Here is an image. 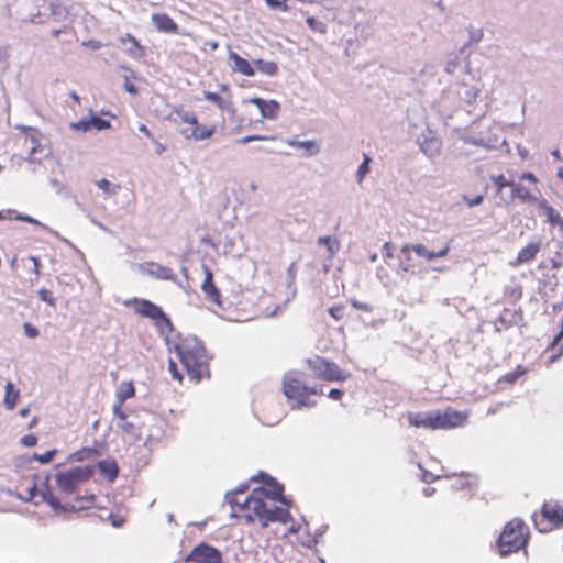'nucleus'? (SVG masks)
Segmentation results:
<instances>
[{"label": "nucleus", "instance_id": "nucleus-49", "mask_svg": "<svg viewBox=\"0 0 563 563\" xmlns=\"http://www.w3.org/2000/svg\"><path fill=\"white\" fill-rule=\"evenodd\" d=\"M38 298L49 305L51 307L56 306V299L52 296L51 291L45 288L38 290Z\"/></svg>", "mask_w": 563, "mask_h": 563}, {"label": "nucleus", "instance_id": "nucleus-50", "mask_svg": "<svg viewBox=\"0 0 563 563\" xmlns=\"http://www.w3.org/2000/svg\"><path fill=\"white\" fill-rule=\"evenodd\" d=\"M483 31L481 29H471L468 31V42L467 45L476 44L483 38Z\"/></svg>", "mask_w": 563, "mask_h": 563}, {"label": "nucleus", "instance_id": "nucleus-39", "mask_svg": "<svg viewBox=\"0 0 563 563\" xmlns=\"http://www.w3.org/2000/svg\"><path fill=\"white\" fill-rule=\"evenodd\" d=\"M309 29L313 32H317V33H320V34H325L327 31H328V26L325 23H323L322 21L320 20H317L316 18L313 16H308L307 20H306Z\"/></svg>", "mask_w": 563, "mask_h": 563}, {"label": "nucleus", "instance_id": "nucleus-13", "mask_svg": "<svg viewBox=\"0 0 563 563\" xmlns=\"http://www.w3.org/2000/svg\"><path fill=\"white\" fill-rule=\"evenodd\" d=\"M417 143L421 152L429 158L437 157L440 154L442 141L435 132L426 129L418 136Z\"/></svg>", "mask_w": 563, "mask_h": 563}, {"label": "nucleus", "instance_id": "nucleus-15", "mask_svg": "<svg viewBox=\"0 0 563 563\" xmlns=\"http://www.w3.org/2000/svg\"><path fill=\"white\" fill-rule=\"evenodd\" d=\"M144 419L142 422L123 421L120 426L123 433L130 435L134 441H140L143 438L146 421H154L156 418L153 413L144 411Z\"/></svg>", "mask_w": 563, "mask_h": 563}, {"label": "nucleus", "instance_id": "nucleus-64", "mask_svg": "<svg viewBox=\"0 0 563 563\" xmlns=\"http://www.w3.org/2000/svg\"><path fill=\"white\" fill-rule=\"evenodd\" d=\"M520 179L521 180H529L531 183H537L538 179L536 177V175L533 173H530V172H525L520 175Z\"/></svg>", "mask_w": 563, "mask_h": 563}, {"label": "nucleus", "instance_id": "nucleus-46", "mask_svg": "<svg viewBox=\"0 0 563 563\" xmlns=\"http://www.w3.org/2000/svg\"><path fill=\"white\" fill-rule=\"evenodd\" d=\"M70 129L74 131H80V132H87L91 129L90 124V118L89 119H81L77 122L70 123Z\"/></svg>", "mask_w": 563, "mask_h": 563}, {"label": "nucleus", "instance_id": "nucleus-12", "mask_svg": "<svg viewBox=\"0 0 563 563\" xmlns=\"http://www.w3.org/2000/svg\"><path fill=\"white\" fill-rule=\"evenodd\" d=\"M186 562L195 563H222L221 552L205 542L196 545L190 553L186 556Z\"/></svg>", "mask_w": 563, "mask_h": 563}, {"label": "nucleus", "instance_id": "nucleus-32", "mask_svg": "<svg viewBox=\"0 0 563 563\" xmlns=\"http://www.w3.org/2000/svg\"><path fill=\"white\" fill-rule=\"evenodd\" d=\"M203 98L208 101H211L217 104V107L221 110L233 111L231 107V102L223 99L217 92L203 91Z\"/></svg>", "mask_w": 563, "mask_h": 563}, {"label": "nucleus", "instance_id": "nucleus-42", "mask_svg": "<svg viewBox=\"0 0 563 563\" xmlns=\"http://www.w3.org/2000/svg\"><path fill=\"white\" fill-rule=\"evenodd\" d=\"M176 114L180 118V120L185 123L192 125H197L198 119L195 114L185 111L184 109H179L176 111Z\"/></svg>", "mask_w": 563, "mask_h": 563}, {"label": "nucleus", "instance_id": "nucleus-10", "mask_svg": "<svg viewBox=\"0 0 563 563\" xmlns=\"http://www.w3.org/2000/svg\"><path fill=\"white\" fill-rule=\"evenodd\" d=\"M464 73L466 77L459 82L457 95L460 99L468 104L476 101L482 90L481 77L471 70L470 63H465Z\"/></svg>", "mask_w": 563, "mask_h": 563}, {"label": "nucleus", "instance_id": "nucleus-1", "mask_svg": "<svg viewBox=\"0 0 563 563\" xmlns=\"http://www.w3.org/2000/svg\"><path fill=\"white\" fill-rule=\"evenodd\" d=\"M175 349L191 379L200 382L203 377L210 376L209 361L211 355L208 354L200 340L196 336L185 338L176 344Z\"/></svg>", "mask_w": 563, "mask_h": 563}, {"label": "nucleus", "instance_id": "nucleus-21", "mask_svg": "<svg viewBox=\"0 0 563 563\" xmlns=\"http://www.w3.org/2000/svg\"><path fill=\"white\" fill-rule=\"evenodd\" d=\"M538 208L544 212L547 222L552 227H558L563 236V218L545 199L538 201Z\"/></svg>", "mask_w": 563, "mask_h": 563}, {"label": "nucleus", "instance_id": "nucleus-23", "mask_svg": "<svg viewBox=\"0 0 563 563\" xmlns=\"http://www.w3.org/2000/svg\"><path fill=\"white\" fill-rule=\"evenodd\" d=\"M251 102L256 104L261 115L266 119H276L279 112V103L275 100L265 101L262 98H253Z\"/></svg>", "mask_w": 563, "mask_h": 563}, {"label": "nucleus", "instance_id": "nucleus-20", "mask_svg": "<svg viewBox=\"0 0 563 563\" xmlns=\"http://www.w3.org/2000/svg\"><path fill=\"white\" fill-rule=\"evenodd\" d=\"M411 249L415 252V255L421 260H424L426 262H431L435 258L445 257L450 251L449 244L444 247L440 249L439 251H430L428 250L423 244L421 243H411Z\"/></svg>", "mask_w": 563, "mask_h": 563}, {"label": "nucleus", "instance_id": "nucleus-48", "mask_svg": "<svg viewBox=\"0 0 563 563\" xmlns=\"http://www.w3.org/2000/svg\"><path fill=\"white\" fill-rule=\"evenodd\" d=\"M275 140V136H265V135H247L241 139H238L235 142L238 144H246L253 141H267Z\"/></svg>", "mask_w": 563, "mask_h": 563}, {"label": "nucleus", "instance_id": "nucleus-24", "mask_svg": "<svg viewBox=\"0 0 563 563\" xmlns=\"http://www.w3.org/2000/svg\"><path fill=\"white\" fill-rule=\"evenodd\" d=\"M285 143L291 147L302 148L305 156H316L320 152V145L314 140L298 141L296 139H287Z\"/></svg>", "mask_w": 563, "mask_h": 563}, {"label": "nucleus", "instance_id": "nucleus-56", "mask_svg": "<svg viewBox=\"0 0 563 563\" xmlns=\"http://www.w3.org/2000/svg\"><path fill=\"white\" fill-rule=\"evenodd\" d=\"M168 371H169V373H170V375L173 376L174 379H177V380L181 382L183 376L179 373V371L177 368V365H176V363L173 360H169Z\"/></svg>", "mask_w": 563, "mask_h": 563}, {"label": "nucleus", "instance_id": "nucleus-28", "mask_svg": "<svg viewBox=\"0 0 563 563\" xmlns=\"http://www.w3.org/2000/svg\"><path fill=\"white\" fill-rule=\"evenodd\" d=\"M540 251V242H531L521 249L517 255L516 264L521 265L532 261Z\"/></svg>", "mask_w": 563, "mask_h": 563}, {"label": "nucleus", "instance_id": "nucleus-62", "mask_svg": "<svg viewBox=\"0 0 563 563\" xmlns=\"http://www.w3.org/2000/svg\"><path fill=\"white\" fill-rule=\"evenodd\" d=\"M49 185L57 194H62L65 190L64 184L56 178H51Z\"/></svg>", "mask_w": 563, "mask_h": 563}, {"label": "nucleus", "instance_id": "nucleus-59", "mask_svg": "<svg viewBox=\"0 0 563 563\" xmlns=\"http://www.w3.org/2000/svg\"><path fill=\"white\" fill-rule=\"evenodd\" d=\"M29 260L33 263V272L35 274V279L37 280L41 275V262L40 258L33 255L29 256Z\"/></svg>", "mask_w": 563, "mask_h": 563}, {"label": "nucleus", "instance_id": "nucleus-22", "mask_svg": "<svg viewBox=\"0 0 563 563\" xmlns=\"http://www.w3.org/2000/svg\"><path fill=\"white\" fill-rule=\"evenodd\" d=\"M214 126H202L197 123L191 128L181 129L180 133L186 139H194L196 141H202L213 135Z\"/></svg>", "mask_w": 563, "mask_h": 563}, {"label": "nucleus", "instance_id": "nucleus-41", "mask_svg": "<svg viewBox=\"0 0 563 563\" xmlns=\"http://www.w3.org/2000/svg\"><path fill=\"white\" fill-rule=\"evenodd\" d=\"M90 124L91 128L96 129L97 131H103L111 128V123L109 120L102 119L96 114H92L90 117Z\"/></svg>", "mask_w": 563, "mask_h": 563}, {"label": "nucleus", "instance_id": "nucleus-4", "mask_svg": "<svg viewBox=\"0 0 563 563\" xmlns=\"http://www.w3.org/2000/svg\"><path fill=\"white\" fill-rule=\"evenodd\" d=\"M528 543V528L523 520L515 518L504 527L498 540L497 549L500 556L518 552Z\"/></svg>", "mask_w": 563, "mask_h": 563}, {"label": "nucleus", "instance_id": "nucleus-61", "mask_svg": "<svg viewBox=\"0 0 563 563\" xmlns=\"http://www.w3.org/2000/svg\"><path fill=\"white\" fill-rule=\"evenodd\" d=\"M522 374H525L523 369L515 371L505 375V380L507 383H515Z\"/></svg>", "mask_w": 563, "mask_h": 563}, {"label": "nucleus", "instance_id": "nucleus-31", "mask_svg": "<svg viewBox=\"0 0 563 563\" xmlns=\"http://www.w3.org/2000/svg\"><path fill=\"white\" fill-rule=\"evenodd\" d=\"M511 196L512 198H518L522 202H529L536 200L530 190L520 184L512 183L511 186Z\"/></svg>", "mask_w": 563, "mask_h": 563}, {"label": "nucleus", "instance_id": "nucleus-47", "mask_svg": "<svg viewBox=\"0 0 563 563\" xmlns=\"http://www.w3.org/2000/svg\"><path fill=\"white\" fill-rule=\"evenodd\" d=\"M459 66H460V57L457 55H454L453 57H450L445 62L444 70L448 74L453 75Z\"/></svg>", "mask_w": 563, "mask_h": 563}, {"label": "nucleus", "instance_id": "nucleus-18", "mask_svg": "<svg viewBox=\"0 0 563 563\" xmlns=\"http://www.w3.org/2000/svg\"><path fill=\"white\" fill-rule=\"evenodd\" d=\"M144 269L147 275H150L156 279L170 280V282L177 280L176 274L172 271V268H169L167 266H164V265H161V264H157L154 262H148V263L144 264Z\"/></svg>", "mask_w": 563, "mask_h": 563}, {"label": "nucleus", "instance_id": "nucleus-57", "mask_svg": "<svg viewBox=\"0 0 563 563\" xmlns=\"http://www.w3.org/2000/svg\"><path fill=\"white\" fill-rule=\"evenodd\" d=\"M21 443L26 448H32L37 443V438L34 434H26L21 439Z\"/></svg>", "mask_w": 563, "mask_h": 563}, {"label": "nucleus", "instance_id": "nucleus-60", "mask_svg": "<svg viewBox=\"0 0 563 563\" xmlns=\"http://www.w3.org/2000/svg\"><path fill=\"white\" fill-rule=\"evenodd\" d=\"M464 200L466 201V203L468 205V207H476L478 205H481L484 200V196L483 195H477L473 198H468L467 196H464Z\"/></svg>", "mask_w": 563, "mask_h": 563}, {"label": "nucleus", "instance_id": "nucleus-5", "mask_svg": "<svg viewBox=\"0 0 563 563\" xmlns=\"http://www.w3.org/2000/svg\"><path fill=\"white\" fill-rule=\"evenodd\" d=\"M49 477L46 476L44 487L38 490L36 484H34L32 487L29 488L27 497H22L21 495L16 494V497L20 498L23 501H31L36 494L38 493L41 495V498L44 503L48 504L56 514H63V512H76L85 508H89L90 505L95 500V496H85L77 498L78 501H85L84 505L76 506L74 504H62L57 497L52 492V488L48 484Z\"/></svg>", "mask_w": 563, "mask_h": 563}, {"label": "nucleus", "instance_id": "nucleus-37", "mask_svg": "<svg viewBox=\"0 0 563 563\" xmlns=\"http://www.w3.org/2000/svg\"><path fill=\"white\" fill-rule=\"evenodd\" d=\"M126 40L131 42V46L128 48L129 54L134 58H142L145 53L144 47L131 34L126 35Z\"/></svg>", "mask_w": 563, "mask_h": 563}, {"label": "nucleus", "instance_id": "nucleus-36", "mask_svg": "<svg viewBox=\"0 0 563 563\" xmlns=\"http://www.w3.org/2000/svg\"><path fill=\"white\" fill-rule=\"evenodd\" d=\"M14 219L18 221H23V222H27L31 224L42 227L43 229L47 230L51 234L55 235L56 238H59L58 232L54 231L53 229L48 228L46 224L42 223L41 221H38L37 219H35L31 216H27L24 213H15Z\"/></svg>", "mask_w": 563, "mask_h": 563}, {"label": "nucleus", "instance_id": "nucleus-29", "mask_svg": "<svg viewBox=\"0 0 563 563\" xmlns=\"http://www.w3.org/2000/svg\"><path fill=\"white\" fill-rule=\"evenodd\" d=\"M20 397V391L14 388L13 383L8 382L5 384V395L3 399V404L7 409L12 410L15 408L18 399Z\"/></svg>", "mask_w": 563, "mask_h": 563}, {"label": "nucleus", "instance_id": "nucleus-3", "mask_svg": "<svg viewBox=\"0 0 563 563\" xmlns=\"http://www.w3.org/2000/svg\"><path fill=\"white\" fill-rule=\"evenodd\" d=\"M465 420L466 416L464 413L452 410L444 412H416L410 413L408 417V421L411 426L431 430L456 428L462 426Z\"/></svg>", "mask_w": 563, "mask_h": 563}, {"label": "nucleus", "instance_id": "nucleus-35", "mask_svg": "<svg viewBox=\"0 0 563 563\" xmlns=\"http://www.w3.org/2000/svg\"><path fill=\"white\" fill-rule=\"evenodd\" d=\"M255 65H257L258 70L267 76H275L278 71V66L275 62H267L263 59H256Z\"/></svg>", "mask_w": 563, "mask_h": 563}, {"label": "nucleus", "instance_id": "nucleus-8", "mask_svg": "<svg viewBox=\"0 0 563 563\" xmlns=\"http://www.w3.org/2000/svg\"><path fill=\"white\" fill-rule=\"evenodd\" d=\"M309 368L319 379L327 382H344L349 378V374L344 373L338 364L324 357L316 356L307 361Z\"/></svg>", "mask_w": 563, "mask_h": 563}, {"label": "nucleus", "instance_id": "nucleus-54", "mask_svg": "<svg viewBox=\"0 0 563 563\" xmlns=\"http://www.w3.org/2000/svg\"><path fill=\"white\" fill-rule=\"evenodd\" d=\"M122 406L123 404H120L119 400H115L114 405H113V413L115 417H118L120 420L122 421H125L128 416L126 413L122 410Z\"/></svg>", "mask_w": 563, "mask_h": 563}, {"label": "nucleus", "instance_id": "nucleus-52", "mask_svg": "<svg viewBox=\"0 0 563 563\" xmlns=\"http://www.w3.org/2000/svg\"><path fill=\"white\" fill-rule=\"evenodd\" d=\"M418 467L421 472V481L424 483H432L441 477V475H433L431 472L424 470L420 463H418Z\"/></svg>", "mask_w": 563, "mask_h": 563}, {"label": "nucleus", "instance_id": "nucleus-9", "mask_svg": "<svg viewBox=\"0 0 563 563\" xmlns=\"http://www.w3.org/2000/svg\"><path fill=\"white\" fill-rule=\"evenodd\" d=\"M253 514L261 521L262 527H267L269 522L287 523L291 520V516L287 509L278 506L267 507L266 503L261 500H253Z\"/></svg>", "mask_w": 563, "mask_h": 563}, {"label": "nucleus", "instance_id": "nucleus-38", "mask_svg": "<svg viewBox=\"0 0 563 563\" xmlns=\"http://www.w3.org/2000/svg\"><path fill=\"white\" fill-rule=\"evenodd\" d=\"M371 162L372 158L367 154H363V162L361 163L356 170V181L358 184H362L366 175L369 173Z\"/></svg>", "mask_w": 563, "mask_h": 563}, {"label": "nucleus", "instance_id": "nucleus-45", "mask_svg": "<svg viewBox=\"0 0 563 563\" xmlns=\"http://www.w3.org/2000/svg\"><path fill=\"white\" fill-rule=\"evenodd\" d=\"M56 454H57V450L53 449V450L45 452L44 454L34 453L33 459L38 461L41 464H47L54 459V456Z\"/></svg>", "mask_w": 563, "mask_h": 563}, {"label": "nucleus", "instance_id": "nucleus-30", "mask_svg": "<svg viewBox=\"0 0 563 563\" xmlns=\"http://www.w3.org/2000/svg\"><path fill=\"white\" fill-rule=\"evenodd\" d=\"M318 244L323 245L328 251V258L332 260L340 250V242L338 239L325 235L318 239Z\"/></svg>", "mask_w": 563, "mask_h": 563}, {"label": "nucleus", "instance_id": "nucleus-27", "mask_svg": "<svg viewBox=\"0 0 563 563\" xmlns=\"http://www.w3.org/2000/svg\"><path fill=\"white\" fill-rule=\"evenodd\" d=\"M97 467L109 482H113L118 477L119 467L114 460H101L97 463Z\"/></svg>", "mask_w": 563, "mask_h": 563}, {"label": "nucleus", "instance_id": "nucleus-58", "mask_svg": "<svg viewBox=\"0 0 563 563\" xmlns=\"http://www.w3.org/2000/svg\"><path fill=\"white\" fill-rule=\"evenodd\" d=\"M344 309L341 306H333L329 309V314L335 320H340L343 317Z\"/></svg>", "mask_w": 563, "mask_h": 563}, {"label": "nucleus", "instance_id": "nucleus-26", "mask_svg": "<svg viewBox=\"0 0 563 563\" xmlns=\"http://www.w3.org/2000/svg\"><path fill=\"white\" fill-rule=\"evenodd\" d=\"M229 58H230V60H232L234 63V65L232 66V69L234 71H238L247 77L254 76V74H255L254 68L251 66V64L246 59L241 57L239 54H236L234 52H230Z\"/></svg>", "mask_w": 563, "mask_h": 563}, {"label": "nucleus", "instance_id": "nucleus-19", "mask_svg": "<svg viewBox=\"0 0 563 563\" xmlns=\"http://www.w3.org/2000/svg\"><path fill=\"white\" fill-rule=\"evenodd\" d=\"M151 21L161 33H176L178 31L177 23L166 13H153Z\"/></svg>", "mask_w": 563, "mask_h": 563}, {"label": "nucleus", "instance_id": "nucleus-14", "mask_svg": "<svg viewBox=\"0 0 563 563\" xmlns=\"http://www.w3.org/2000/svg\"><path fill=\"white\" fill-rule=\"evenodd\" d=\"M542 519L549 525L560 528L563 526V507L555 500L545 501L541 509Z\"/></svg>", "mask_w": 563, "mask_h": 563}, {"label": "nucleus", "instance_id": "nucleus-63", "mask_svg": "<svg viewBox=\"0 0 563 563\" xmlns=\"http://www.w3.org/2000/svg\"><path fill=\"white\" fill-rule=\"evenodd\" d=\"M325 528H327V527H322V528L318 529V531H317V536H314V537H309L308 542H307V543H303V545H306V547H308V548H311L313 544H317V543H318V538H317V537H318V536H322V534L324 533V531H325Z\"/></svg>", "mask_w": 563, "mask_h": 563}, {"label": "nucleus", "instance_id": "nucleus-6", "mask_svg": "<svg viewBox=\"0 0 563 563\" xmlns=\"http://www.w3.org/2000/svg\"><path fill=\"white\" fill-rule=\"evenodd\" d=\"M124 306L133 307L134 311L147 319H151L158 332L167 336L174 331L173 323L163 309L147 299L130 298L124 301Z\"/></svg>", "mask_w": 563, "mask_h": 563}, {"label": "nucleus", "instance_id": "nucleus-51", "mask_svg": "<svg viewBox=\"0 0 563 563\" xmlns=\"http://www.w3.org/2000/svg\"><path fill=\"white\" fill-rule=\"evenodd\" d=\"M464 142L466 144L476 145L485 148H490V145L483 137L465 136Z\"/></svg>", "mask_w": 563, "mask_h": 563}, {"label": "nucleus", "instance_id": "nucleus-34", "mask_svg": "<svg viewBox=\"0 0 563 563\" xmlns=\"http://www.w3.org/2000/svg\"><path fill=\"white\" fill-rule=\"evenodd\" d=\"M96 185L103 191L106 197L115 196L120 190V185L112 184L106 178L96 180Z\"/></svg>", "mask_w": 563, "mask_h": 563}, {"label": "nucleus", "instance_id": "nucleus-55", "mask_svg": "<svg viewBox=\"0 0 563 563\" xmlns=\"http://www.w3.org/2000/svg\"><path fill=\"white\" fill-rule=\"evenodd\" d=\"M351 305L357 309V310H362V311H365V312H372L373 310V307L366 302H362V301H358L356 299H352L351 300Z\"/></svg>", "mask_w": 563, "mask_h": 563}, {"label": "nucleus", "instance_id": "nucleus-44", "mask_svg": "<svg viewBox=\"0 0 563 563\" xmlns=\"http://www.w3.org/2000/svg\"><path fill=\"white\" fill-rule=\"evenodd\" d=\"M492 180L497 187V191H501L506 187H511L514 181H509L506 179V177L500 174L497 176H492Z\"/></svg>", "mask_w": 563, "mask_h": 563}, {"label": "nucleus", "instance_id": "nucleus-53", "mask_svg": "<svg viewBox=\"0 0 563 563\" xmlns=\"http://www.w3.org/2000/svg\"><path fill=\"white\" fill-rule=\"evenodd\" d=\"M23 329H24V333L27 338L30 339H35L38 336L40 332H38V329L34 325H32L31 323L29 322H25L23 324Z\"/></svg>", "mask_w": 563, "mask_h": 563}, {"label": "nucleus", "instance_id": "nucleus-7", "mask_svg": "<svg viewBox=\"0 0 563 563\" xmlns=\"http://www.w3.org/2000/svg\"><path fill=\"white\" fill-rule=\"evenodd\" d=\"M93 474V467L90 465L76 466L67 471L58 472L55 475V482L62 494H74L77 488L88 481Z\"/></svg>", "mask_w": 563, "mask_h": 563}, {"label": "nucleus", "instance_id": "nucleus-16", "mask_svg": "<svg viewBox=\"0 0 563 563\" xmlns=\"http://www.w3.org/2000/svg\"><path fill=\"white\" fill-rule=\"evenodd\" d=\"M411 246H412L411 243H407L400 250L399 264L396 269V273L398 276H401L402 273H410V274L416 273L417 263L413 258L415 252L411 249Z\"/></svg>", "mask_w": 563, "mask_h": 563}, {"label": "nucleus", "instance_id": "nucleus-43", "mask_svg": "<svg viewBox=\"0 0 563 563\" xmlns=\"http://www.w3.org/2000/svg\"><path fill=\"white\" fill-rule=\"evenodd\" d=\"M267 7L272 10H278L282 12H287L289 7L287 5V0H265Z\"/></svg>", "mask_w": 563, "mask_h": 563}, {"label": "nucleus", "instance_id": "nucleus-40", "mask_svg": "<svg viewBox=\"0 0 563 563\" xmlns=\"http://www.w3.org/2000/svg\"><path fill=\"white\" fill-rule=\"evenodd\" d=\"M51 13L56 21H63L67 18L68 11L62 3L51 4Z\"/></svg>", "mask_w": 563, "mask_h": 563}, {"label": "nucleus", "instance_id": "nucleus-17", "mask_svg": "<svg viewBox=\"0 0 563 563\" xmlns=\"http://www.w3.org/2000/svg\"><path fill=\"white\" fill-rule=\"evenodd\" d=\"M202 269L205 273V280L201 285V289L205 295L208 297L210 301L216 303L219 307H222L221 295L219 289L213 283V275L211 269L207 265H202Z\"/></svg>", "mask_w": 563, "mask_h": 563}, {"label": "nucleus", "instance_id": "nucleus-2", "mask_svg": "<svg viewBox=\"0 0 563 563\" xmlns=\"http://www.w3.org/2000/svg\"><path fill=\"white\" fill-rule=\"evenodd\" d=\"M283 393L286 398L292 402V408L314 407L316 401L310 400V395H322V390L317 386L309 387L306 385L303 374L298 371H290L283 378Z\"/></svg>", "mask_w": 563, "mask_h": 563}, {"label": "nucleus", "instance_id": "nucleus-11", "mask_svg": "<svg viewBox=\"0 0 563 563\" xmlns=\"http://www.w3.org/2000/svg\"><path fill=\"white\" fill-rule=\"evenodd\" d=\"M258 477L263 481L265 487L253 489L257 496H260L262 499L263 497H267L274 501H279L283 505L289 506V500L283 495L284 487L282 484H279L274 477L264 472H261Z\"/></svg>", "mask_w": 563, "mask_h": 563}, {"label": "nucleus", "instance_id": "nucleus-25", "mask_svg": "<svg viewBox=\"0 0 563 563\" xmlns=\"http://www.w3.org/2000/svg\"><path fill=\"white\" fill-rule=\"evenodd\" d=\"M241 495L239 496H235V495H230V493H228L225 495V499L229 504L233 505V506H236L239 507L240 509H250L253 511V500H261V497L256 495V493H252L251 495H247L243 498L240 497Z\"/></svg>", "mask_w": 563, "mask_h": 563}, {"label": "nucleus", "instance_id": "nucleus-33", "mask_svg": "<svg viewBox=\"0 0 563 563\" xmlns=\"http://www.w3.org/2000/svg\"><path fill=\"white\" fill-rule=\"evenodd\" d=\"M135 394V388L131 382L129 383H122L120 385L119 390L117 391V400L120 401V404H124V401L129 398H132Z\"/></svg>", "mask_w": 563, "mask_h": 563}]
</instances>
